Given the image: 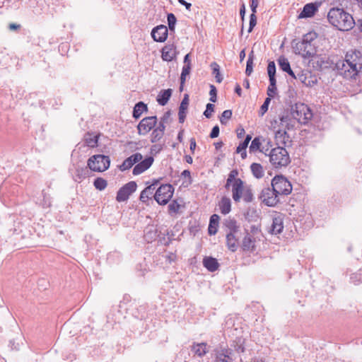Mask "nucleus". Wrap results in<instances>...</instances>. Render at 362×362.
<instances>
[{"mask_svg": "<svg viewBox=\"0 0 362 362\" xmlns=\"http://www.w3.org/2000/svg\"><path fill=\"white\" fill-rule=\"evenodd\" d=\"M362 54L359 51L348 52L344 59L338 60L334 68L346 78H355L362 76Z\"/></svg>", "mask_w": 362, "mask_h": 362, "instance_id": "f257e3e1", "label": "nucleus"}, {"mask_svg": "<svg viewBox=\"0 0 362 362\" xmlns=\"http://www.w3.org/2000/svg\"><path fill=\"white\" fill-rule=\"evenodd\" d=\"M329 22L338 30L348 31L356 24L353 16L343 8H332L327 14Z\"/></svg>", "mask_w": 362, "mask_h": 362, "instance_id": "f03ea898", "label": "nucleus"}, {"mask_svg": "<svg viewBox=\"0 0 362 362\" xmlns=\"http://www.w3.org/2000/svg\"><path fill=\"white\" fill-rule=\"evenodd\" d=\"M317 35L315 32H309L303 36L302 40L294 44L293 48L296 54L300 55L304 59L313 57L316 54L317 49L313 42Z\"/></svg>", "mask_w": 362, "mask_h": 362, "instance_id": "7ed1b4c3", "label": "nucleus"}, {"mask_svg": "<svg viewBox=\"0 0 362 362\" xmlns=\"http://www.w3.org/2000/svg\"><path fill=\"white\" fill-rule=\"evenodd\" d=\"M232 198L235 203L240 202L241 199L246 202L250 203L254 199L252 190L249 187L244 186V182L238 178L230 185Z\"/></svg>", "mask_w": 362, "mask_h": 362, "instance_id": "20e7f679", "label": "nucleus"}, {"mask_svg": "<svg viewBox=\"0 0 362 362\" xmlns=\"http://www.w3.org/2000/svg\"><path fill=\"white\" fill-rule=\"evenodd\" d=\"M268 156L271 165L275 169L286 167L291 163L289 154L284 146L272 148Z\"/></svg>", "mask_w": 362, "mask_h": 362, "instance_id": "39448f33", "label": "nucleus"}, {"mask_svg": "<svg viewBox=\"0 0 362 362\" xmlns=\"http://www.w3.org/2000/svg\"><path fill=\"white\" fill-rule=\"evenodd\" d=\"M291 115L298 123L306 124L313 117L310 109L304 103H296L291 107Z\"/></svg>", "mask_w": 362, "mask_h": 362, "instance_id": "423d86ee", "label": "nucleus"}, {"mask_svg": "<svg viewBox=\"0 0 362 362\" xmlns=\"http://www.w3.org/2000/svg\"><path fill=\"white\" fill-rule=\"evenodd\" d=\"M274 192L280 196H287L292 192L293 187L290 181L284 175L274 176L271 182Z\"/></svg>", "mask_w": 362, "mask_h": 362, "instance_id": "0eeeda50", "label": "nucleus"}, {"mask_svg": "<svg viewBox=\"0 0 362 362\" xmlns=\"http://www.w3.org/2000/svg\"><path fill=\"white\" fill-rule=\"evenodd\" d=\"M110 165V157L101 154L92 156L87 162L89 169L94 172H104L109 168Z\"/></svg>", "mask_w": 362, "mask_h": 362, "instance_id": "6e6552de", "label": "nucleus"}, {"mask_svg": "<svg viewBox=\"0 0 362 362\" xmlns=\"http://www.w3.org/2000/svg\"><path fill=\"white\" fill-rule=\"evenodd\" d=\"M174 187L170 184L161 185L155 192L153 197L160 205H165L172 198Z\"/></svg>", "mask_w": 362, "mask_h": 362, "instance_id": "1a4fd4ad", "label": "nucleus"}, {"mask_svg": "<svg viewBox=\"0 0 362 362\" xmlns=\"http://www.w3.org/2000/svg\"><path fill=\"white\" fill-rule=\"evenodd\" d=\"M259 199L262 202L267 206L274 207L280 202L279 196L274 192V189L267 186L264 187L259 196Z\"/></svg>", "mask_w": 362, "mask_h": 362, "instance_id": "9d476101", "label": "nucleus"}, {"mask_svg": "<svg viewBox=\"0 0 362 362\" xmlns=\"http://www.w3.org/2000/svg\"><path fill=\"white\" fill-rule=\"evenodd\" d=\"M136 187L137 185L134 181L127 182L118 190L116 200L118 202L127 201L130 195L136 191Z\"/></svg>", "mask_w": 362, "mask_h": 362, "instance_id": "9b49d317", "label": "nucleus"}, {"mask_svg": "<svg viewBox=\"0 0 362 362\" xmlns=\"http://www.w3.org/2000/svg\"><path fill=\"white\" fill-rule=\"evenodd\" d=\"M157 121L158 119L156 116L146 117L143 118L137 126L139 134L146 135L156 127Z\"/></svg>", "mask_w": 362, "mask_h": 362, "instance_id": "f8f14e48", "label": "nucleus"}, {"mask_svg": "<svg viewBox=\"0 0 362 362\" xmlns=\"http://www.w3.org/2000/svg\"><path fill=\"white\" fill-rule=\"evenodd\" d=\"M151 34L154 41L163 42L168 38V30L165 25H159L152 29Z\"/></svg>", "mask_w": 362, "mask_h": 362, "instance_id": "ddd939ff", "label": "nucleus"}, {"mask_svg": "<svg viewBox=\"0 0 362 362\" xmlns=\"http://www.w3.org/2000/svg\"><path fill=\"white\" fill-rule=\"evenodd\" d=\"M177 54L176 46L173 43L165 45L161 49V58L165 62L173 61Z\"/></svg>", "mask_w": 362, "mask_h": 362, "instance_id": "4468645a", "label": "nucleus"}, {"mask_svg": "<svg viewBox=\"0 0 362 362\" xmlns=\"http://www.w3.org/2000/svg\"><path fill=\"white\" fill-rule=\"evenodd\" d=\"M153 158L148 156L143 160L138 162L134 166L132 173L134 175H138L148 170L153 163Z\"/></svg>", "mask_w": 362, "mask_h": 362, "instance_id": "2eb2a0df", "label": "nucleus"}, {"mask_svg": "<svg viewBox=\"0 0 362 362\" xmlns=\"http://www.w3.org/2000/svg\"><path fill=\"white\" fill-rule=\"evenodd\" d=\"M284 229V216L279 214L272 218V223L269 232L273 235L280 234Z\"/></svg>", "mask_w": 362, "mask_h": 362, "instance_id": "dca6fc26", "label": "nucleus"}, {"mask_svg": "<svg viewBox=\"0 0 362 362\" xmlns=\"http://www.w3.org/2000/svg\"><path fill=\"white\" fill-rule=\"evenodd\" d=\"M142 155L140 153H136L127 158L119 166L121 171H125L130 169L134 165L142 160Z\"/></svg>", "mask_w": 362, "mask_h": 362, "instance_id": "f3484780", "label": "nucleus"}, {"mask_svg": "<svg viewBox=\"0 0 362 362\" xmlns=\"http://www.w3.org/2000/svg\"><path fill=\"white\" fill-rule=\"evenodd\" d=\"M298 80L307 87H312L317 83V80L315 76H312L311 72L308 71H301L298 74Z\"/></svg>", "mask_w": 362, "mask_h": 362, "instance_id": "a211bd4d", "label": "nucleus"}, {"mask_svg": "<svg viewBox=\"0 0 362 362\" xmlns=\"http://www.w3.org/2000/svg\"><path fill=\"white\" fill-rule=\"evenodd\" d=\"M280 124L285 127V129H291L295 127L296 119H293L291 112H284L282 115L279 116Z\"/></svg>", "mask_w": 362, "mask_h": 362, "instance_id": "6ab92c4d", "label": "nucleus"}, {"mask_svg": "<svg viewBox=\"0 0 362 362\" xmlns=\"http://www.w3.org/2000/svg\"><path fill=\"white\" fill-rule=\"evenodd\" d=\"M255 238L249 233L247 232L246 235L243 239L241 247L243 251L254 252L256 249Z\"/></svg>", "mask_w": 362, "mask_h": 362, "instance_id": "aec40b11", "label": "nucleus"}, {"mask_svg": "<svg viewBox=\"0 0 362 362\" xmlns=\"http://www.w3.org/2000/svg\"><path fill=\"white\" fill-rule=\"evenodd\" d=\"M158 183V180H156L151 185L146 187L140 194L139 199L141 202L146 203L153 196L154 191L156 190V187Z\"/></svg>", "mask_w": 362, "mask_h": 362, "instance_id": "412c9836", "label": "nucleus"}, {"mask_svg": "<svg viewBox=\"0 0 362 362\" xmlns=\"http://www.w3.org/2000/svg\"><path fill=\"white\" fill-rule=\"evenodd\" d=\"M226 245L228 249L234 252L238 247V233H228L226 234Z\"/></svg>", "mask_w": 362, "mask_h": 362, "instance_id": "4be33fe9", "label": "nucleus"}, {"mask_svg": "<svg viewBox=\"0 0 362 362\" xmlns=\"http://www.w3.org/2000/svg\"><path fill=\"white\" fill-rule=\"evenodd\" d=\"M203 266L211 272L218 269L220 264L218 260L212 257H205L202 261Z\"/></svg>", "mask_w": 362, "mask_h": 362, "instance_id": "5701e85b", "label": "nucleus"}, {"mask_svg": "<svg viewBox=\"0 0 362 362\" xmlns=\"http://www.w3.org/2000/svg\"><path fill=\"white\" fill-rule=\"evenodd\" d=\"M317 11V6L315 4H307L304 6L303 11L299 14L298 18H310L315 15Z\"/></svg>", "mask_w": 362, "mask_h": 362, "instance_id": "b1692460", "label": "nucleus"}, {"mask_svg": "<svg viewBox=\"0 0 362 362\" xmlns=\"http://www.w3.org/2000/svg\"><path fill=\"white\" fill-rule=\"evenodd\" d=\"M189 105V95L185 94L184 98L180 103L178 112L179 122L183 123L186 117V110Z\"/></svg>", "mask_w": 362, "mask_h": 362, "instance_id": "393cba45", "label": "nucleus"}, {"mask_svg": "<svg viewBox=\"0 0 362 362\" xmlns=\"http://www.w3.org/2000/svg\"><path fill=\"white\" fill-rule=\"evenodd\" d=\"M232 350L230 349H221L216 353L218 362H233Z\"/></svg>", "mask_w": 362, "mask_h": 362, "instance_id": "a878e982", "label": "nucleus"}, {"mask_svg": "<svg viewBox=\"0 0 362 362\" xmlns=\"http://www.w3.org/2000/svg\"><path fill=\"white\" fill-rule=\"evenodd\" d=\"M258 6V1L257 0H252L250 4V8L252 10V13L250 16V23L249 28L247 32L251 33L254 28V27L257 24V17L255 13L257 12V8Z\"/></svg>", "mask_w": 362, "mask_h": 362, "instance_id": "bb28decb", "label": "nucleus"}, {"mask_svg": "<svg viewBox=\"0 0 362 362\" xmlns=\"http://www.w3.org/2000/svg\"><path fill=\"white\" fill-rule=\"evenodd\" d=\"M173 90L170 88L162 90L158 93L156 100L159 105H165L172 95Z\"/></svg>", "mask_w": 362, "mask_h": 362, "instance_id": "cd10ccee", "label": "nucleus"}, {"mask_svg": "<svg viewBox=\"0 0 362 362\" xmlns=\"http://www.w3.org/2000/svg\"><path fill=\"white\" fill-rule=\"evenodd\" d=\"M288 139L289 136L286 129H279L275 132V141L276 144L286 146Z\"/></svg>", "mask_w": 362, "mask_h": 362, "instance_id": "c85d7f7f", "label": "nucleus"}, {"mask_svg": "<svg viewBox=\"0 0 362 362\" xmlns=\"http://www.w3.org/2000/svg\"><path fill=\"white\" fill-rule=\"evenodd\" d=\"M219 219L220 218L217 214H213L210 217L208 227V233L210 235H215L217 233Z\"/></svg>", "mask_w": 362, "mask_h": 362, "instance_id": "c756f323", "label": "nucleus"}, {"mask_svg": "<svg viewBox=\"0 0 362 362\" xmlns=\"http://www.w3.org/2000/svg\"><path fill=\"white\" fill-rule=\"evenodd\" d=\"M218 207L221 214H228L231 210V201L227 197H223L218 202Z\"/></svg>", "mask_w": 362, "mask_h": 362, "instance_id": "7c9ffc66", "label": "nucleus"}, {"mask_svg": "<svg viewBox=\"0 0 362 362\" xmlns=\"http://www.w3.org/2000/svg\"><path fill=\"white\" fill-rule=\"evenodd\" d=\"M148 111V107L146 103L142 101L137 103L133 110V117L136 119H139L144 112Z\"/></svg>", "mask_w": 362, "mask_h": 362, "instance_id": "2f4dec72", "label": "nucleus"}, {"mask_svg": "<svg viewBox=\"0 0 362 362\" xmlns=\"http://www.w3.org/2000/svg\"><path fill=\"white\" fill-rule=\"evenodd\" d=\"M88 171L86 168H77L74 175V180L77 182H81L87 177Z\"/></svg>", "mask_w": 362, "mask_h": 362, "instance_id": "473e14b6", "label": "nucleus"}, {"mask_svg": "<svg viewBox=\"0 0 362 362\" xmlns=\"http://www.w3.org/2000/svg\"><path fill=\"white\" fill-rule=\"evenodd\" d=\"M250 169L252 175L256 178L259 179L264 175L263 168L259 163H253L250 166Z\"/></svg>", "mask_w": 362, "mask_h": 362, "instance_id": "72a5a7b5", "label": "nucleus"}, {"mask_svg": "<svg viewBox=\"0 0 362 362\" xmlns=\"http://www.w3.org/2000/svg\"><path fill=\"white\" fill-rule=\"evenodd\" d=\"M84 140L88 146L94 148L98 146V136H93V134L88 132L85 136Z\"/></svg>", "mask_w": 362, "mask_h": 362, "instance_id": "f704fd0d", "label": "nucleus"}, {"mask_svg": "<svg viewBox=\"0 0 362 362\" xmlns=\"http://www.w3.org/2000/svg\"><path fill=\"white\" fill-rule=\"evenodd\" d=\"M225 226L228 228V233H238L240 226L237 224L235 220L231 218L226 220Z\"/></svg>", "mask_w": 362, "mask_h": 362, "instance_id": "c9c22d12", "label": "nucleus"}, {"mask_svg": "<svg viewBox=\"0 0 362 362\" xmlns=\"http://www.w3.org/2000/svg\"><path fill=\"white\" fill-rule=\"evenodd\" d=\"M238 175V170L237 169H233L228 174V178L226 180V183L225 185V188L226 189H229L230 187V185L233 182H235L236 180H238L239 177H237Z\"/></svg>", "mask_w": 362, "mask_h": 362, "instance_id": "e433bc0d", "label": "nucleus"}, {"mask_svg": "<svg viewBox=\"0 0 362 362\" xmlns=\"http://www.w3.org/2000/svg\"><path fill=\"white\" fill-rule=\"evenodd\" d=\"M181 204L177 199L173 200L168 205V213L170 215L176 214L179 212L181 207Z\"/></svg>", "mask_w": 362, "mask_h": 362, "instance_id": "4c0bfd02", "label": "nucleus"}, {"mask_svg": "<svg viewBox=\"0 0 362 362\" xmlns=\"http://www.w3.org/2000/svg\"><path fill=\"white\" fill-rule=\"evenodd\" d=\"M210 66L212 69V74L215 76L216 82L221 83L223 81V77L220 74L219 65L216 62H214L210 64Z\"/></svg>", "mask_w": 362, "mask_h": 362, "instance_id": "58836bf2", "label": "nucleus"}, {"mask_svg": "<svg viewBox=\"0 0 362 362\" xmlns=\"http://www.w3.org/2000/svg\"><path fill=\"white\" fill-rule=\"evenodd\" d=\"M193 350L197 355L199 356H204L206 354V344L200 343L194 344Z\"/></svg>", "mask_w": 362, "mask_h": 362, "instance_id": "ea45409f", "label": "nucleus"}, {"mask_svg": "<svg viewBox=\"0 0 362 362\" xmlns=\"http://www.w3.org/2000/svg\"><path fill=\"white\" fill-rule=\"evenodd\" d=\"M267 73L269 78V81L273 83L276 80V65L274 62H269L267 66Z\"/></svg>", "mask_w": 362, "mask_h": 362, "instance_id": "a19ab883", "label": "nucleus"}, {"mask_svg": "<svg viewBox=\"0 0 362 362\" xmlns=\"http://www.w3.org/2000/svg\"><path fill=\"white\" fill-rule=\"evenodd\" d=\"M93 185L97 189L102 191L106 188L107 182L102 177H97L93 182Z\"/></svg>", "mask_w": 362, "mask_h": 362, "instance_id": "79ce46f5", "label": "nucleus"}, {"mask_svg": "<svg viewBox=\"0 0 362 362\" xmlns=\"http://www.w3.org/2000/svg\"><path fill=\"white\" fill-rule=\"evenodd\" d=\"M167 21L170 31L175 32V24L177 22V18L172 13H168L167 16Z\"/></svg>", "mask_w": 362, "mask_h": 362, "instance_id": "37998d69", "label": "nucleus"}, {"mask_svg": "<svg viewBox=\"0 0 362 362\" xmlns=\"http://www.w3.org/2000/svg\"><path fill=\"white\" fill-rule=\"evenodd\" d=\"M163 132L155 128L151 134V141L152 143H156L163 138Z\"/></svg>", "mask_w": 362, "mask_h": 362, "instance_id": "c03bdc74", "label": "nucleus"}, {"mask_svg": "<svg viewBox=\"0 0 362 362\" xmlns=\"http://www.w3.org/2000/svg\"><path fill=\"white\" fill-rule=\"evenodd\" d=\"M351 281L354 284H358L362 283V268H361L356 272L351 274Z\"/></svg>", "mask_w": 362, "mask_h": 362, "instance_id": "a18cd8bd", "label": "nucleus"}, {"mask_svg": "<svg viewBox=\"0 0 362 362\" xmlns=\"http://www.w3.org/2000/svg\"><path fill=\"white\" fill-rule=\"evenodd\" d=\"M278 64L280 67V69L284 71V70H286L288 67L291 66L290 63L287 58H286L284 56H281L278 59Z\"/></svg>", "mask_w": 362, "mask_h": 362, "instance_id": "49530a36", "label": "nucleus"}, {"mask_svg": "<svg viewBox=\"0 0 362 362\" xmlns=\"http://www.w3.org/2000/svg\"><path fill=\"white\" fill-rule=\"evenodd\" d=\"M261 149V142L259 137H255L251 142L250 146V151L255 152Z\"/></svg>", "mask_w": 362, "mask_h": 362, "instance_id": "de8ad7c7", "label": "nucleus"}, {"mask_svg": "<svg viewBox=\"0 0 362 362\" xmlns=\"http://www.w3.org/2000/svg\"><path fill=\"white\" fill-rule=\"evenodd\" d=\"M251 139H252V136L250 134H247L245 136L244 141L238 145V146L237 147L236 151L241 152L242 150H246Z\"/></svg>", "mask_w": 362, "mask_h": 362, "instance_id": "09e8293b", "label": "nucleus"}, {"mask_svg": "<svg viewBox=\"0 0 362 362\" xmlns=\"http://www.w3.org/2000/svg\"><path fill=\"white\" fill-rule=\"evenodd\" d=\"M271 100L272 98L268 97L264 100V103L262 105L259 110V115L260 117H262L267 112Z\"/></svg>", "mask_w": 362, "mask_h": 362, "instance_id": "8fccbe9b", "label": "nucleus"}, {"mask_svg": "<svg viewBox=\"0 0 362 362\" xmlns=\"http://www.w3.org/2000/svg\"><path fill=\"white\" fill-rule=\"evenodd\" d=\"M232 117V111L230 110H226L223 112L220 117V122L222 124H226L227 120L230 119Z\"/></svg>", "mask_w": 362, "mask_h": 362, "instance_id": "3c124183", "label": "nucleus"}, {"mask_svg": "<svg viewBox=\"0 0 362 362\" xmlns=\"http://www.w3.org/2000/svg\"><path fill=\"white\" fill-rule=\"evenodd\" d=\"M276 80H275V81H274L273 83H272V81H269V86L267 88L268 98H272L276 93L277 88L276 86Z\"/></svg>", "mask_w": 362, "mask_h": 362, "instance_id": "603ef678", "label": "nucleus"}, {"mask_svg": "<svg viewBox=\"0 0 362 362\" xmlns=\"http://www.w3.org/2000/svg\"><path fill=\"white\" fill-rule=\"evenodd\" d=\"M214 108H215L214 105H213L211 103H208L206 106V110L204 112L203 115L206 118H211L212 116V113L214 112Z\"/></svg>", "mask_w": 362, "mask_h": 362, "instance_id": "864d4df0", "label": "nucleus"}, {"mask_svg": "<svg viewBox=\"0 0 362 362\" xmlns=\"http://www.w3.org/2000/svg\"><path fill=\"white\" fill-rule=\"evenodd\" d=\"M209 95H210V98H209L210 101L213 102V103L216 102V100H217V90L214 85H210Z\"/></svg>", "mask_w": 362, "mask_h": 362, "instance_id": "5fc2aeb1", "label": "nucleus"}, {"mask_svg": "<svg viewBox=\"0 0 362 362\" xmlns=\"http://www.w3.org/2000/svg\"><path fill=\"white\" fill-rule=\"evenodd\" d=\"M252 71H253V62H251V60H247V64H246L245 74L247 76H249L251 75Z\"/></svg>", "mask_w": 362, "mask_h": 362, "instance_id": "6e6d98bb", "label": "nucleus"}, {"mask_svg": "<svg viewBox=\"0 0 362 362\" xmlns=\"http://www.w3.org/2000/svg\"><path fill=\"white\" fill-rule=\"evenodd\" d=\"M171 112L170 110L165 112L163 115L160 117V122L162 123L168 124L170 119Z\"/></svg>", "mask_w": 362, "mask_h": 362, "instance_id": "4d7b16f0", "label": "nucleus"}, {"mask_svg": "<svg viewBox=\"0 0 362 362\" xmlns=\"http://www.w3.org/2000/svg\"><path fill=\"white\" fill-rule=\"evenodd\" d=\"M191 70V63L190 62H188L187 64H185L182 69V74L183 76H187L189 74Z\"/></svg>", "mask_w": 362, "mask_h": 362, "instance_id": "13d9d810", "label": "nucleus"}, {"mask_svg": "<svg viewBox=\"0 0 362 362\" xmlns=\"http://www.w3.org/2000/svg\"><path fill=\"white\" fill-rule=\"evenodd\" d=\"M219 132H220L219 127L218 125L214 126L212 128L211 132L210 133V137L211 139L218 137L219 135Z\"/></svg>", "mask_w": 362, "mask_h": 362, "instance_id": "bf43d9fd", "label": "nucleus"}, {"mask_svg": "<svg viewBox=\"0 0 362 362\" xmlns=\"http://www.w3.org/2000/svg\"><path fill=\"white\" fill-rule=\"evenodd\" d=\"M272 146L271 141H268L267 145L266 146H262L261 149H259V151L264 153L265 155H268L269 153V151H271L269 148Z\"/></svg>", "mask_w": 362, "mask_h": 362, "instance_id": "052dcab7", "label": "nucleus"}, {"mask_svg": "<svg viewBox=\"0 0 362 362\" xmlns=\"http://www.w3.org/2000/svg\"><path fill=\"white\" fill-rule=\"evenodd\" d=\"M163 149V146L160 144L153 145L151 148V153H158Z\"/></svg>", "mask_w": 362, "mask_h": 362, "instance_id": "680f3d73", "label": "nucleus"}, {"mask_svg": "<svg viewBox=\"0 0 362 362\" xmlns=\"http://www.w3.org/2000/svg\"><path fill=\"white\" fill-rule=\"evenodd\" d=\"M181 176L184 177L188 178V184L190 185L192 183V177H191V173L189 170H185L182 172Z\"/></svg>", "mask_w": 362, "mask_h": 362, "instance_id": "e2e57ef3", "label": "nucleus"}, {"mask_svg": "<svg viewBox=\"0 0 362 362\" xmlns=\"http://www.w3.org/2000/svg\"><path fill=\"white\" fill-rule=\"evenodd\" d=\"M196 146H197V144H196L195 139L194 138H191L190 140H189V149H190L192 153H194V150L196 148Z\"/></svg>", "mask_w": 362, "mask_h": 362, "instance_id": "0e129e2a", "label": "nucleus"}, {"mask_svg": "<svg viewBox=\"0 0 362 362\" xmlns=\"http://www.w3.org/2000/svg\"><path fill=\"white\" fill-rule=\"evenodd\" d=\"M178 3L184 6H185L187 11L191 10L192 4L187 2L185 0H177Z\"/></svg>", "mask_w": 362, "mask_h": 362, "instance_id": "69168bd1", "label": "nucleus"}, {"mask_svg": "<svg viewBox=\"0 0 362 362\" xmlns=\"http://www.w3.org/2000/svg\"><path fill=\"white\" fill-rule=\"evenodd\" d=\"M156 128L164 133L165 129V123H162L159 121L158 125Z\"/></svg>", "mask_w": 362, "mask_h": 362, "instance_id": "338daca9", "label": "nucleus"}, {"mask_svg": "<svg viewBox=\"0 0 362 362\" xmlns=\"http://www.w3.org/2000/svg\"><path fill=\"white\" fill-rule=\"evenodd\" d=\"M245 134V129L243 127L238 128L237 129V136L238 138H241Z\"/></svg>", "mask_w": 362, "mask_h": 362, "instance_id": "774afa93", "label": "nucleus"}]
</instances>
